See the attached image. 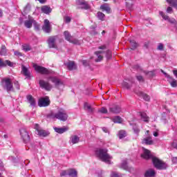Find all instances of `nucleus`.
I'll use <instances>...</instances> for the list:
<instances>
[{
	"mask_svg": "<svg viewBox=\"0 0 177 177\" xmlns=\"http://www.w3.org/2000/svg\"><path fill=\"white\" fill-rule=\"evenodd\" d=\"M68 175V170H64L60 173V176H67Z\"/></svg>",
	"mask_w": 177,
	"mask_h": 177,
	"instance_id": "45",
	"label": "nucleus"
},
{
	"mask_svg": "<svg viewBox=\"0 0 177 177\" xmlns=\"http://www.w3.org/2000/svg\"><path fill=\"white\" fill-rule=\"evenodd\" d=\"M134 92L138 96L143 97L144 100H145L146 102H149V100H150V96H149L147 94H146L142 91H136V90H135Z\"/></svg>",
	"mask_w": 177,
	"mask_h": 177,
	"instance_id": "22",
	"label": "nucleus"
},
{
	"mask_svg": "<svg viewBox=\"0 0 177 177\" xmlns=\"http://www.w3.org/2000/svg\"><path fill=\"white\" fill-rule=\"evenodd\" d=\"M64 35L65 37V39H66V41H68V42L75 44V45H80L81 44V42H80V41H78V39H73V37H71V35L70 34L69 31H67V30L64 31Z\"/></svg>",
	"mask_w": 177,
	"mask_h": 177,
	"instance_id": "10",
	"label": "nucleus"
},
{
	"mask_svg": "<svg viewBox=\"0 0 177 177\" xmlns=\"http://www.w3.org/2000/svg\"><path fill=\"white\" fill-rule=\"evenodd\" d=\"M26 99L31 107H35L37 102H35V99L32 97V95H27Z\"/></svg>",
	"mask_w": 177,
	"mask_h": 177,
	"instance_id": "24",
	"label": "nucleus"
},
{
	"mask_svg": "<svg viewBox=\"0 0 177 177\" xmlns=\"http://www.w3.org/2000/svg\"><path fill=\"white\" fill-rule=\"evenodd\" d=\"M39 85L41 89H44L45 91H52L53 86L49 84V82H46L44 80H40L39 81Z\"/></svg>",
	"mask_w": 177,
	"mask_h": 177,
	"instance_id": "9",
	"label": "nucleus"
},
{
	"mask_svg": "<svg viewBox=\"0 0 177 177\" xmlns=\"http://www.w3.org/2000/svg\"><path fill=\"white\" fill-rule=\"evenodd\" d=\"M13 84H14L16 89H17L19 91V89H20V84H19V82L15 80L13 82Z\"/></svg>",
	"mask_w": 177,
	"mask_h": 177,
	"instance_id": "46",
	"label": "nucleus"
},
{
	"mask_svg": "<svg viewBox=\"0 0 177 177\" xmlns=\"http://www.w3.org/2000/svg\"><path fill=\"white\" fill-rule=\"evenodd\" d=\"M22 73L25 77H27V78L30 77V71H28V69L24 66H22Z\"/></svg>",
	"mask_w": 177,
	"mask_h": 177,
	"instance_id": "36",
	"label": "nucleus"
},
{
	"mask_svg": "<svg viewBox=\"0 0 177 177\" xmlns=\"http://www.w3.org/2000/svg\"><path fill=\"white\" fill-rule=\"evenodd\" d=\"M120 168H122V169H124L125 171H129V167H128V160L126 159L122 162Z\"/></svg>",
	"mask_w": 177,
	"mask_h": 177,
	"instance_id": "30",
	"label": "nucleus"
},
{
	"mask_svg": "<svg viewBox=\"0 0 177 177\" xmlns=\"http://www.w3.org/2000/svg\"><path fill=\"white\" fill-rule=\"evenodd\" d=\"M118 136L119 139H124V138L127 137V132L124 130H120L118 132Z\"/></svg>",
	"mask_w": 177,
	"mask_h": 177,
	"instance_id": "35",
	"label": "nucleus"
},
{
	"mask_svg": "<svg viewBox=\"0 0 177 177\" xmlns=\"http://www.w3.org/2000/svg\"><path fill=\"white\" fill-rule=\"evenodd\" d=\"M106 48L107 47L106 46V45L100 46L98 47V49H100V50L95 51L94 53L95 55L97 57L95 59V62H96L97 63H99V62H102V60H103V55L104 54H106V59H111V50H106Z\"/></svg>",
	"mask_w": 177,
	"mask_h": 177,
	"instance_id": "3",
	"label": "nucleus"
},
{
	"mask_svg": "<svg viewBox=\"0 0 177 177\" xmlns=\"http://www.w3.org/2000/svg\"><path fill=\"white\" fill-rule=\"evenodd\" d=\"M140 117H141V120L145 122H149V118L147 116V114L145 112H141L139 113Z\"/></svg>",
	"mask_w": 177,
	"mask_h": 177,
	"instance_id": "31",
	"label": "nucleus"
},
{
	"mask_svg": "<svg viewBox=\"0 0 177 177\" xmlns=\"http://www.w3.org/2000/svg\"><path fill=\"white\" fill-rule=\"evenodd\" d=\"M15 56H18V57H20V56H23V54L19 51H15L14 52Z\"/></svg>",
	"mask_w": 177,
	"mask_h": 177,
	"instance_id": "54",
	"label": "nucleus"
},
{
	"mask_svg": "<svg viewBox=\"0 0 177 177\" xmlns=\"http://www.w3.org/2000/svg\"><path fill=\"white\" fill-rule=\"evenodd\" d=\"M100 113H102V114H107V109L105 107H102L100 109Z\"/></svg>",
	"mask_w": 177,
	"mask_h": 177,
	"instance_id": "48",
	"label": "nucleus"
},
{
	"mask_svg": "<svg viewBox=\"0 0 177 177\" xmlns=\"http://www.w3.org/2000/svg\"><path fill=\"white\" fill-rule=\"evenodd\" d=\"M41 12L46 15H49L52 12V8L48 6H44L41 7Z\"/></svg>",
	"mask_w": 177,
	"mask_h": 177,
	"instance_id": "29",
	"label": "nucleus"
},
{
	"mask_svg": "<svg viewBox=\"0 0 177 177\" xmlns=\"http://www.w3.org/2000/svg\"><path fill=\"white\" fill-rule=\"evenodd\" d=\"M97 17L99 20H101V21H104V17H106V15L102 12H98L97 13Z\"/></svg>",
	"mask_w": 177,
	"mask_h": 177,
	"instance_id": "38",
	"label": "nucleus"
},
{
	"mask_svg": "<svg viewBox=\"0 0 177 177\" xmlns=\"http://www.w3.org/2000/svg\"><path fill=\"white\" fill-rule=\"evenodd\" d=\"M141 157L145 158V160H151L156 169H167L168 167L167 163L162 162V160L158 159V158L153 156L150 151L145 148H143V153L141 155Z\"/></svg>",
	"mask_w": 177,
	"mask_h": 177,
	"instance_id": "1",
	"label": "nucleus"
},
{
	"mask_svg": "<svg viewBox=\"0 0 177 177\" xmlns=\"http://www.w3.org/2000/svg\"><path fill=\"white\" fill-rule=\"evenodd\" d=\"M78 142H80V137L78 136H72L69 140L71 145H77Z\"/></svg>",
	"mask_w": 177,
	"mask_h": 177,
	"instance_id": "26",
	"label": "nucleus"
},
{
	"mask_svg": "<svg viewBox=\"0 0 177 177\" xmlns=\"http://www.w3.org/2000/svg\"><path fill=\"white\" fill-rule=\"evenodd\" d=\"M76 3L79 6L80 9H88L89 8V4L88 2L85 1L84 0H76Z\"/></svg>",
	"mask_w": 177,
	"mask_h": 177,
	"instance_id": "17",
	"label": "nucleus"
},
{
	"mask_svg": "<svg viewBox=\"0 0 177 177\" xmlns=\"http://www.w3.org/2000/svg\"><path fill=\"white\" fill-rule=\"evenodd\" d=\"M34 21L35 20L32 17L28 16V19L24 22V26L26 28H31V27H32V24H34Z\"/></svg>",
	"mask_w": 177,
	"mask_h": 177,
	"instance_id": "19",
	"label": "nucleus"
},
{
	"mask_svg": "<svg viewBox=\"0 0 177 177\" xmlns=\"http://www.w3.org/2000/svg\"><path fill=\"white\" fill-rule=\"evenodd\" d=\"M50 104L49 97H41L39 100L38 106L39 107H48Z\"/></svg>",
	"mask_w": 177,
	"mask_h": 177,
	"instance_id": "14",
	"label": "nucleus"
},
{
	"mask_svg": "<svg viewBox=\"0 0 177 177\" xmlns=\"http://www.w3.org/2000/svg\"><path fill=\"white\" fill-rule=\"evenodd\" d=\"M136 78L140 82H143V77L142 75H138Z\"/></svg>",
	"mask_w": 177,
	"mask_h": 177,
	"instance_id": "53",
	"label": "nucleus"
},
{
	"mask_svg": "<svg viewBox=\"0 0 177 177\" xmlns=\"http://www.w3.org/2000/svg\"><path fill=\"white\" fill-rule=\"evenodd\" d=\"M160 15L162 17L163 20H166L169 21V23H171L172 24H175L176 23V20L175 19H171L168 15H165V13L162 11L159 12Z\"/></svg>",
	"mask_w": 177,
	"mask_h": 177,
	"instance_id": "18",
	"label": "nucleus"
},
{
	"mask_svg": "<svg viewBox=\"0 0 177 177\" xmlns=\"http://www.w3.org/2000/svg\"><path fill=\"white\" fill-rule=\"evenodd\" d=\"M28 6H26L25 8H24V12H26V10H28Z\"/></svg>",
	"mask_w": 177,
	"mask_h": 177,
	"instance_id": "64",
	"label": "nucleus"
},
{
	"mask_svg": "<svg viewBox=\"0 0 177 177\" xmlns=\"http://www.w3.org/2000/svg\"><path fill=\"white\" fill-rule=\"evenodd\" d=\"M53 129L55 132H57V133H64V132H67L68 131V127H53Z\"/></svg>",
	"mask_w": 177,
	"mask_h": 177,
	"instance_id": "23",
	"label": "nucleus"
},
{
	"mask_svg": "<svg viewBox=\"0 0 177 177\" xmlns=\"http://www.w3.org/2000/svg\"><path fill=\"white\" fill-rule=\"evenodd\" d=\"M145 177H153L156 176V171L153 169H147L145 173Z\"/></svg>",
	"mask_w": 177,
	"mask_h": 177,
	"instance_id": "25",
	"label": "nucleus"
},
{
	"mask_svg": "<svg viewBox=\"0 0 177 177\" xmlns=\"http://www.w3.org/2000/svg\"><path fill=\"white\" fill-rule=\"evenodd\" d=\"M33 67L35 71H37V73H39L40 74H44V75L50 74V71L48 70V68L44 66L37 65V64H34Z\"/></svg>",
	"mask_w": 177,
	"mask_h": 177,
	"instance_id": "8",
	"label": "nucleus"
},
{
	"mask_svg": "<svg viewBox=\"0 0 177 177\" xmlns=\"http://www.w3.org/2000/svg\"><path fill=\"white\" fill-rule=\"evenodd\" d=\"M158 50H164V44L160 43L157 47Z\"/></svg>",
	"mask_w": 177,
	"mask_h": 177,
	"instance_id": "47",
	"label": "nucleus"
},
{
	"mask_svg": "<svg viewBox=\"0 0 177 177\" xmlns=\"http://www.w3.org/2000/svg\"><path fill=\"white\" fill-rule=\"evenodd\" d=\"M95 154L102 160V161L106 162V164H110V160L113 158L111 156L107 153L106 149H97L95 151Z\"/></svg>",
	"mask_w": 177,
	"mask_h": 177,
	"instance_id": "4",
	"label": "nucleus"
},
{
	"mask_svg": "<svg viewBox=\"0 0 177 177\" xmlns=\"http://www.w3.org/2000/svg\"><path fill=\"white\" fill-rule=\"evenodd\" d=\"M19 23L20 24H23L24 23V17L19 18Z\"/></svg>",
	"mask_w": 177,
	"mask_h": 177,
	"instance_id": "56",
	"label": "nucleus"
},
{
	"mask_svg": "<svg viewBox=\"0 0 177 177\" xmlns=\"http://www.w3.org/2000/svg\"><path fill=\"white\" fill-rule=\"evenodd\" d=\"M22 49L25 52H28L29 50H31V47L28 44H24L22 46Z\"/></svg>",
	"mask_w": 177,
	"mask_h": 177,
	"instance_id": "42",
	"label": "nucleus"
},
{
	"mask_svg": "<svg viewBox=\"0 0 177 177\" xmlns=\"http://www.w3.org/2000/svg\"><path fill=\"white\" fill-rule=\"evenodd\" d=\"M35 129L37 131V135H39V136H41L42 138H46V136L49 135V132L41 129V127H39V124H35Z\"/></svg>",
	"mask_w": 177,
	"mask_h": 177,
	"instance_id": "13",
	"label": "nucleus"
},
{
	"mask_svg": "<svg viewBox=\"0 0 177 177\" xmlns=\"http://www.w3.org/2000/svg\"><path fill=\"white\" fill-rule=\"evenodd\" d=\"M130 125H133V131L136 135H139V132H140V129L139 127H138V125L133 124L132 123H130Z\"/></svg>",
	"mask_w": 177,
	"mask_h": 177,
	"instance_id": "37",
	"label": "nucleus"
},
{
	"mask_svg": "<svg viewBox=\"0 0 177 177\" xmlns=\"http://www.w3.org/2000/svg\"><path fill=\"white\" fill-rule=\"evenodd\" d=\"M161 73L164 74L166 78H167L168 82L170 84L172 88H176L177 86V81L176 80L174 79L171 75H169L168 73H165L164 71L161 70Z\"/></svg>",
	"mask_w": 177,
	"mask_h": 177,
	"instance_id": "11",
	"label": "nucleus"
},
{
	"mask_svg": "<svg viewBox=\"0 0 177 177\" xmlns=\"http://www.w3.org/2000/svg\"><path fill=\"white\" fill-rule=\"evenodd\" d=\"M103 132H105V133H107L109 132V129L106 127H102Z\"/></svg>",
	"mask_w": 177,
	"mask_h": 177,
	"instance_id": "57",
	"label": "nucleus"
},
{
	"mask_svg": "<svg viewBox=\"0 0 177 177\" xmlns=\"http://www.w3.org/2000/svg\"><path fill=\"white\" fill-rule=\"evenodd\" d=\"M65 66H66L67 68L71 71L75 70V68H77V66H75V63H74V62H69L65 64Z\"/></svg>",
	"mask_w": 177,
	"mask_h": 177,
	"instance_id": "28",
	"label": "nucleus"
},
{
	"mask_svg": "<svg viewBox=\"0 0 177 177\" xmlns=\"http://www.w3.org/2000/svg\"><path fill=\"white\" fill-rule=\"evenodd\" d=\"M64 20L65 23H70V21H71V18L70 17H65Z\"/></svg>",
	"mask_w": 177,
	"mask_h": 177,
	"instance_id": "52",
	"label": "nucleus"
},
{
	"mask_svg": "<svg viewBox=\"0 0 177 177\" xmlns=\"http://www.w3.org/2000/svg\"><path fill=\"white\" fill-rule=\"evenodd\" d=\"M146 74L147 75H148V77H154L155 75L154 71H149L147 72Z\"/></svg>",
	"mask_w": 177,
	"mask_h": 177,
	"instance_id": "51",
	"label": "nucleus"
},
{
	"mask_svg": "<svg viewBox=\"0 0 177 177\" xmlns=\"http://www.w3.org/2000/svg\"><path fill=\"white\" fill-rule=\"evenodd\" d=\"M129 42L132 46V48L131 49H132V50H135V49H136V48H138V43H136V41H135V40H131V39H129Z\"/></svg>",
	"mask_w": 177,
	"mask_h": 177,
	"instance_id": "40",
	"label": "nucleus"
},
{
	"mask_svg": "<svg viewBox=\"0 0 177 177\" xmlns=\"http://www.w3.org/2000/svg\"><path fill=\"white\" fill-rule=\"evenodd\" d=\"M101 10L102 12H106L107 13H111V9L110 8V6H109V4L104 3L100 6Z\"/></svg>",
	"mask_w": 177,
	"mask_h": 177,
	"instance_id": "27",
	"label": "nucleus"
},
{
	"mask_svg": "<svg viewBox=\"0 0 177 177\" xmlns=\"http://www.w3.org/2000/svg\"><path fill=\"white\" fill-rule=\"evenodd\" d=\"M111 177H122V176L121 174H120L119 173H117L115 171H113L111 174Z\"/></svg>",
	"mask_w": 177,
	"mask_h": 177,
	"instance_id": "44",
	"label": "nucleus"
},
{
	"mask_svg": "<svg viewBox=\"0 0 177 177\" xmlns=\"http://www.w3.org/2000/svg\"><path fill=\"white\" fill-rule=\"evenodd\" d=\"M142 143H144V145H153V140L151 136H149L143 140Z\"/></svg>",
	"mask_w": 177,
	"mask_h": 177,
	"instance_id": "34",
	"label": "nucleus"
},
{
	"mask_svg": "<svg viewBox=\"0 0 177 177\" xmlns=\"http://www.w3.org/2000/svg\"><path fill=\"white\" fill-rule=\"evenodd\" d=\"M0 168H3V162H2V160H0Z\"/></svg>",
	"mask_w": 177,
	"mask_h": 177,
	"instance_id": "61",
	"label": "nucleus"
},
{
	"mask_svg": "<svg viewBox=\"0 0 177 177\" xmlns=\"http://www.w3.org/2000/svg\"><path fill=\"white\" fill-rule=\"evenodd\" d=\"M33 26L35 27V30L36 31H39V24H38V23H37V21H33Z\"/></svg>",
	"mask_w": 177,
	"mask_h": 177,
	"instance_id": "43",
	"label": "nucleus"
},
{
	"mask_svg": "<svg viewBox=\"0 0 177 177\" xmlns=\"http://www.w3.org/2000/svg\"><path fill=\"white\" fill-rule=\"evenodd\" d=\"M172 147H173L174 149H176V150H177V143H176V142H173Z\"/></svg>",
	"mask_w": 177,
	"mask_h": 177,
	"instance_id": "58",
	"label": "nucleus"
},
{
	"mask_svg": "<svg viewBox=\"0 0 177 177\" xmlns=\"http://www.w3.org/2000/svg\"><path fill=\"white\" fill-rule=\"evenodd\" d=\"M6 53H8V50H6V46H1V48L0 50L1 56H6Z\"/></svg>",
	"mask_w": 177,
	"mask_h": 177,
	"instance_id": "39",
	"label": "nucleus"
},
{
	"mask_svg": "<svg viewBox=\"0 0 177 177\" xmlns=\"http://www.w3.org/2000/svg\"><path fill=\"white\" fill-rule=\"evenodd\" d=\"M135 82V80L133 78H130V79H125L124 81L122 82V86L124 88H126V89H131L132 88V84Z\"/></svg>",
	"mask_w": 177,
	"mask_h": 177,
	"instance_id": "16",
	"label": "nucleus"
},
{
	"mask_svg": "<svg viewBox=\"0 0 177 177\" xmlns=\"http://www.w3.org/2000/svg\"><path fill=\"white\" fill-rule=\"evenodd\" d=\"M109 111L113 114H119V113H121V107L118 105H114L109 108Z\"/></svg>",
	"mask_w": 177,
	"mask_h": 177,
	"instance_id": "20",
	"label": "nucleus"
},
{
	"mask_svg": "<svg viewBox=\"0 0 177 177\" xmlns=\"http://www.w3.org/2000/svg\"><path fill=\"white\" fill-rule=\"evenodd\" d=\"M13 62L9 60L3 61L2 59L0 58V68L1 67H6V66H9V67H13Z\"/></svg>",
	"mask_w": 177,
	"mask_h": 177,
	"instance_id": "21",
	"label": "nucleus"
},
{
	"mask_svg": "<svg viewBox=\"0 0 177 177\" xmlns=\"http://www.w3.org/2000/svg\"><path fill=\"white\" fill-rule=\"evenodd\" d=\"M47 118L49 120H53V121H56V120H59V121H67L68 120V113L64 109H59L57 111H51L50 113L47 115Z\"/></svg>",
	"mask_w": 177,
	"mask_h": 177,
	"instance_id": "2",
	"label": "nucleus"
},
{
	"mask_svg": "<svg viewBox=\"0 0 177 177\" xmlns=\"http://www.w3.org/2000/svg\"><path fill=\"white\" fill-rule=\"evenodd\" d=\"M126 5L129 8V9H131L132 5H129V3H128V2H126Z\"/></svg>",
	"mask_w": 177,
	"mask_h": 177,
	"instance_id": "59",
	"label": "nucleus"
},
{
	"mask_svg": "<svg viewBox=\"0 0 177 177\" xmlns=\"http://www.w3.org/2000/svg\"><path fill=\"white\" fill-rule=\"evenodd\" d=\"M57 39V36L50 37L47 41L48 48L57 49V44H56Z\"/></svg>",
	"mask_w": 177,
	"mask_h": 177,
	"instance_id": "12",
	"label": "nucleus"
},
{
	"mask_svg": "<svg viewBox=\"0 0 177 177\" xmlns=\"http://www.w3.org/2000/svg\"><path fill=\"white\" fill-rule=\"evenodd\" d=\"M173 73L175 75V77H176V78H177V70H174Z\"/></svg>",
	"mask_w": 177,
	"mask_h": 177,
	"instance_id": "62",
	"label": "nucleus"
},
{
	"mask_svg": "<svg viewBox=\"0 0 177 177\" xmlns=\"http://www.w3.org/2000/svg\"><path fill=\"white\" fill-rule=\"evenodd\" d=\"M82 63L85 67H88V66H89V62H88V60H83L82 61Z\"/></svg>",
	"mask_w": 177,
	"mask_h": 177,
	"instance_id": "50",
	"label": "nucleus"
},
{
	"mask_svg": "<svg viewBox=\"0 0 177 177\" xmlns=\"http://www.w3.org/2000/svg\"><path fill=\"white\" fill-rule=\"evenodd\" d=\"M77 174L78 173L77 172V170H75L74 169H71L68 170V176L77 177Z\"/></svg>",
	"mask_w": 177,
	"mask_h": 177,
	"instance_id": "33",
	"label": "nucleus"
},
{
	"mask_svg": "<svg viewBox=\"0 0 177 177\" xmlns=\"http://www.w3.org/2000/svg\"><path fill=\"white\" fill-rule=\"evenodd\" d=\"M153 135V136H155V138H157V136H158V132L154 131Z\"/></svg>",
	"mask_w": 177,
	"mask_h": 177,
	"instance_id": "60",
	"label": "nucleus"
},
{
	"mask_svg": "<svg viewBox=\"0 0 177 177\" xmlns=\"http://www.w3.org/2000/svg\"><path fill=\"white\" fill-rule=\"evenodd\" d=\"M171 161L174 164H177V157H173Z\"/></svg>",
	"mask_w": 177,
	"mask_h": 177,
	"instance_id": "55",
	"label": "nucleus"
},
{
	"mask_svg": "<svg viewBox=\"0 0 177 177\" xmlns=\"http://www.w3.org/2000/svg\"><path fill=\"white\" fill-rule=\"evenodd\" d=\"M48 80L54 84L55 88H57L58 89H63L64 88V84L60 80V79L56 77H48Z\"/></svg>",
	"mask_w": 177,
	"mask_h": 177,
	"instance_id": "6",
	"label": "nucleus"
},
{
	"mask_svg": "<svg viewBox=\"0 0 177 177\" xmlns=\"http://www.w3.org/2000/svg\"><path fill=\"white\" fill-rule=\"evenodd\" d=\"M19 133L21 139L23 140L24 143H28V142H30V134H28V131H27L26 129H21L19 130Z\"/></svg>",
	"mask_w": 177,
	"mask_h": 177,
	"instance_id": "7",
	"label": "nucleus"
},
{
	"mask_svg": "<svg viewBox=\"0 0 177 177\" xmlns=\"http://www.w3.org/2000/svg\"><path fill=\"white\" fill-rule=\"evenodd\" d=\"M166 12H167V13H169L171 15V13L174 12V10L172 9V7H168L167 8Z\"/></svg>",
	"mask_w": 177,
	"mask_h": 177,
	"instance_id": "49",
	"label": "nucleus"
},
{
	"mask_svg": "<svg viewBox=\"0 0 177 177\" xmlns=\"http://www.w3.org/2000/svg\"><path fill=\"white\" fill-rule=\"evenodd\" d=\"M1 86L7 92H13V82L12 79L9 77H5L1 80Z\"/></svg>",
	"mask_w": 177,
	"mask_h": 177,
	"instance_id": "5",
	"label": "nucleus"
},
{
	"mask_svg": "<svg viewBox=\"0 0 177 177\" xmlns=\"http://www.w3.org/2000/svg\"><path fill=\"white\" fill-rule=\"evenodd\" d=\"M42 30L44 32L49 33L52 31V26H50V22L48 19H45L44 21V25L42 26Z\"/></svg>",
	"mask_w": 177,
	"mask_h": 177,
	"instance_id": "15",
	"label": "nucleus"
},
{
	"mask_svg": "<svg viewBox=\"0 0 177 177\" xmlns=\"http://www.w3.org/2000/svg\"><path fill=\"white\" fill-rule=\"evenodd\" d=\"M91 30H95L96 28V25L91 26Z\"/></svg>",
	"mask_w": 177,
	"mask_h": 177,
	"instance_id": "63",
	"label": "nucleus"
},
{
	"mask_svg": "<svg viewBox=\"0 0 177 177\" xmlns=\"http://www.w3.org/2000/svg\"><path fill=\"white\" fill-rule=\"evenodd\" d=\"M84 110H86V111H88V113H89L90 114H91V113H93V108L87 102L84 103Z\"/></svg>",
	"mask_w": 177,
	"mask_h": 177,
	"instance_id": "32",
	"label": "nucleus"
},
{
	"mask_svg": "<svg viewBox=\"0 0 177 177\" xmlns=\"http://www.w3.org/2000/svg\"><path fill=\"white\" fill-rule=\"evenodd\" d=\"M113 122L115 124H121V122H122V118H121L120 116H115L113 118Z\"/></svg>",
	"mask_w": 177,
	"mask_h": 177,
	"instance_id": "41",
	"label": "nucleus"
}]
</instances>
